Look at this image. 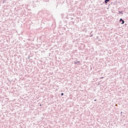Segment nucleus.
<instances>
[{
    "label": "nucleus",
    "instance_id": "nucleus-1",
    "mask_svg": "<svg viewBox=\"0 0 128 128\" xmlns=\"http://www.w3.org/2000/svg\"><path fill=\"white\" fill-rule=\"evenodd\" d=\"M120 24H124V20H122V18H120Z\"/></svg>",
    "mask_w": 128,
    "mask_h": 128
},
{
    "label": "nucleus",
    "instance_id": "nucleus-7",
    "mask_svg": "<svg viewBox=\"0 0 128 128\" xmlns=\"http://www.w3.org/2000/svg\"><path fill=\"white\" fill-rule=\"evenodd\" d=\"M108 52H112V51H110V50H108Z\"/></svg>",
    "mask_w": 128,
    "mask_h": 128
},
{
    "label": "nucleus",
    "instance_id": "nucleus-6",
    "mask_svg": "<svg viewBox=\"0 0 128 128\" xmlns=\"http://www.w3.org/2000/svg\"><path fill=\"white\" fill-rule=\"evenodd\" d=\"M92 32L90 34H91V36H92Z\"/></svg>",
    "mask_w": 128,
    "mask_h": 128
},
{
    "label": "nucleus",
    "instance_id": "nucleus-4",
    "mask_svg": "<svg viewBox=\"0 0 128 128\" xmlns=\"http://www.w3.org/2000/svg\"><path fill=\"white\" fill-rule=\"evenodd\" d=\"M119 14H122V12H124V11H119Z\"/></svg>",
    "mask_w": 128,
    "mask_h": 128
},
{
    "label": "nucleus",
    "instance_id": "nucleus-3",
    "mask_svg": "<svg viewBox=\"0 0 128 128\" xmlns=\"http://www.w3.org/2000/svg\"><path fill=\"white\" fill-rule=\"evenodd\" d=\"M108 2H110V0H104V2H105V4H108Z\"/></svg>",
    "mask_w": 128,
    "mask_h": 128
},
{
    "label": "nucleus",
    "instance_id": "nucleus-2",
    "mask_svg": "<svg viewBox=\"0 0 128 128\" xmlns=\"http://www.w3.org/2000/svg\"><path fill=\"white\" fill-rule=\"evenodd\" d=\"M80 62L76 61V62H75V64H80Z\"/></svg>",
    "mask_w": 128,
    "mask_h": 128
},
{
    "label": "nucleus",
    "instance_id": "nucleus-9",
    "mask_svg": "<svg viewBox=\"0 0 128 128\" xmlns=\"http://www.w3.org/2000/svg\"><path fill=\"white\" fill-rule=\"evenodd\" d=\"M96 100H97L96 99L94 100V102H96Z\"/></svg>",
    "mask_w": 128,
    "mask_h": 128
},
{
    "label": "nucleus",
    "instance_id": "nucleus-10",
    "mask_svg": "<svg viewBox=\"0 0 128 128\" xmlns=\"http://www.w3.org/2000/svg\"><path fill=\"white\" fill-rule=\"evenodd\" d=\"M40 106H42V104H40Z\"/></svg>",
    "mask_w": 128,
    "mask_h": 128
},
{
    "label": "nucleus",
    "instance_id": "nucleus-8",
    "mask_svg": "<svg viewBox=\"0 0 128 128\" xmlns=\"http://www.w3.org/2000/svg\"><path fill=\"white\" fill-rule=\"evenodd\" d=\"M61 96H64V93H62V94H61Z\"/></svg>",
    "mask_w": 128,
    "mask_h": 128
},
{
    "label": "nucleus",
    "instance_id": "nucleus-5",
    "mask_svg": "<svg viewBox=\"0 0 128 128\" xmlns=\"http://www.w3.org/2000/svg\"><path fill=\"white\" fill-rule=\"evenodd\" d=\"M96 38H97L98 40H100V37L97 36Z\"/></svg>",
    "mask_w": 128,
    "mask_h": 128
},
{
    "label": "nucleus",
    "instance_id": "nucleus-11",
    "mask_svg": "<svg viewBox=\"0 0 128 128\" xmlns=\"http://www.w3.org/2000/svg\"><path fill=\"white\" fill-rule=\"evenodd\" d=\"M28 60H30V56H29V57H28Z\"/></svg>",
    "mask_w": 128,
    "mask_h": 128
}]
</instances>
